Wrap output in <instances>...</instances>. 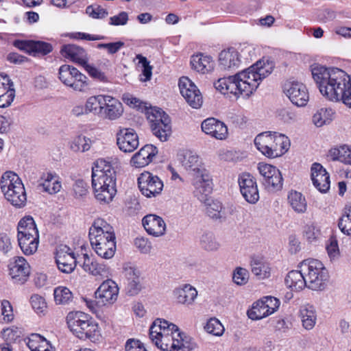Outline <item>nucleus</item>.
<instances>
[{
	"label": "nucleus",
	"instance_id": "f257e3e1",
	"mask_svg": "<svg viewBox=\"0 0 351 351\" xmlns=\"http://www.w3.org/2000/svg\"><path fill=\"white\" fill-rule=\"evenodd\" d=\"M273 67L272 62L261 60L234 75L219 78L214 83V86L224 95L249 97L262 80L271 73Z\"/></svg>",
	"mask_w": 351,
	"mask_h": 351
},
{
	"label": "nucleus",
	"instance_id": "f03ea898",
	"mask_svg": "<svg viewBox=\"0 0 351 351\" xmlns=\"http://www.w3.org/2000/svg\"><path fill=\"white\" fill-rule=\"evenodd\" d=\"M116 171L111 163L100 158L96 160L92 169V186L95 197L101 202L109 203L114 197Z\"/></svg>",
	"mask_w": 351,
	"mask_h": 351
},
{
	"label": "nucleus",
	"instance_id": "7ed1b4c3",
	"mask_svg": "<svg viewBox=\"0 0 351 351\" xmlns=\"http://www.w3.org/2000/svg\"><path fill=\"white\" fill-rule=\"evenodd\" d=\"M178 159L184 169L193 175L195 195L201 202L206 201L207 196L212 192L213 182L199 156L191 151H185L178 155Z\"/></svg>",
	"mask_w": 351,
	"mask_h": 351
},
{
	"label": "nucleus",
	"instance_id": "20e7f679",
	"mask_svg": "<svg viewBox=\"0 0 351 351\" xmlns=\"http://www.w3.org/2000/svg\"><path fill=\"white\" fill-rule=\"evenodd\" d=\"M89 239L96 254L110 259L116 251V237L113 227L104 219H95L89 228Z\"/></svg>",
	"mask_w": 351,
	"mask_h": 351
},
{
	"label": "nucleus",
	"instance_id": "39448f33",
	"mask_svg": "<svg viewBox=\"0 0 351 351\" xmlns=\"http://www.w3.org/2000/svg\"><path fill=\"white\" fill-rule=\"evenodd\" d=\"M313 77L318 85L320 93L328 99L330 93H333L336 86L345 76V71L338 68L327 69L320 64H314L311 66Z\"/></svg>",
	"mask_w": 351,
	"mask_h": 351
},
{
	"label": "nucleus",
	"instance_id": "423d86ee",
	"mask_svg": "<svg viewBox=\"0 0 351 351\" xmlns=\"http://www.w3.org/2000/svg\"><path fill=\"white\" fill-rule=\"evenodd\" d=\"M0 185L5 199L12 205L17 208L25 205L27 195L25 187L17 174L12 171L4 173L1 176Z\"/></svg>",
	"mask_w": 351,
	"mask_h": 351
},
{
	"label": "nucleus",
	"instance_id": "0eeeda50",
	"mask_svg": "<svg viewBox=\"0 0 351 351\" xmlns=\"http://www.w3.org/2000/svg\"><path fill=\"white\" fill-rule=\"evenodd\" d=\"M19 245L26 255H30L36 252L39 243V234L34 219L25 217L18 224Z\"/></svg>",
	"mask_w": 351,
	"mask_h": 351
},
{
	"label": "nucleus",
	"instance_id": "6e6552de",
	"mask_svg": "<svg viewBox=\"0 0 351 351\" xmlns=\"http://www.w3.org/2000/svg\"><path fill=\"white\" fill-rule=\"evenodd\" d=\"M66 322L73 334L82 339L93 341L99 332L97 324L82 311L70 312L66 316Z\"/></svg>",
	"mask_w": 351,
	"mask_h": 351
},
{
	"label": "nucleus",
	"instance_id": "1a4fd4ad",
	"mask_svg": "<svg viewBox=\"0 0 351 351\" xmlns=\"http://www.w3.org/2000/svg\"><path fill=\"white\" fill-rule=\"evenodd\" d=\"M300 268L305 275L307 288L314 291L325 289L328 280V271L323 263L317 259L303 261Z\"/></svg>",
	"mask_w": 351,
	"mask_h": 351
},
{
	"label": "nucleus",
	"instance_id": "9d476101",
	"mask_svg": "<svg viewBox=\"0 0 351 351\" xmlns=\"http://www.w3.org/2000/svg\"><path fill=\"white\" fill-rule=\"evenodd\" d=\"M145 114L153 134L160 141H167L171 134V120L169 115L162 109L156 107L146 108Z\"/></svg>",
	"mask_w": 351,
	"mask_h": 351
},
{
	"label": "nucleus",
	"instance_id": "9b49d317",
	"mask_svg": "<svg viewBox=\"0 0 351 351\" xmlns=\"http://www.w3.org/2000/svg\"><path fill=\"white\" fill-rule=\"evenodd\" d=\"M151 340L163 351H189L191 349L186 337L179 330L158 335L156 339Z\"/></svg>",
	"mask_w": 351,
	"mask_h": 351
},
{
	"label": "nucleus",
	"instance_id": "f8f14e48",
	"mask_svg": "<svg viewBox=\"0 0 351 351\" xmlns=\"http://www.w3.org/2000/svg\"><path fill=\"white\" fill-rule=\"evenodd\" d=\"M58 78L62 84L75 91L85 92L88 88L87 77L73 66L62 65L58 70Z\"/></svg>",
	"mask_w": 351,
	"mask_h": 351
},
{
	"label": "nucleus",
	"instance_id": "ddd939ff",
	"mask_svg": "<svg viewBox=\"0 0 351 351\" xmlns=\"http://www.w3.org/2000/svg\"><path fill=\"white\" fill-rule=\"evenodd\" d=\"M283 92L293 104L299 107L306 106L309 99L306 86L298 81H287L283 85Z\"/></svg>",
	"mask_w": 351,
	"mask_h": 351
},
{
	"label": "nucleus",
	"instance_id": "4468645a",
	"mask_svg": "<svg viewBox=\"0 0 351 351\" xmlns=\"http://www.w3.org/2000/svg\"><path fill=\"white\" fill-rule=\"evenodd\" d=\"M138 188L143 195L147 197H155L160 194L163 189V182L150 172L142 173L138 178Z\"/></svg>",
	"mask_w": 351,
	"mask_h": 351
},
{
	"label": "nucleus",
	"instance_id": "2eb2a0df",
	"mask_svg": "<svg viewBox=\"0 0 351 351\" xmlns=\"http://www.w3.org/2000/svg\"><path fill=\"white\" fill-rule=\"evenodd\" d=\"M181 95L192 108L198 109L203 104L202 95L195 84L187 77H182L179 80Z\"/></svg>",
	"mask_w": 351,
	"mask_h": 351
},
{
	"label": "nucleus",
	"instance_id": "dca6fc26",
	"mask_svg": "<svg viewBox=\"0 0 351 351\" xmlns=\"http://www.w3.org/2000/svg\"><path fill=\"white\" fill-rule=\"evenodd\" d=\"M241 193L250 204H256L259 199V193L256 179L250 173H242L238 177Z\"/></svg>",
	"mask_w": 351,
	"mask_h": 351
},
{
	"label": "nucleus",
	"instance_id": "f3484780",
	"mask_svg": "<svg viewBox=\"0 0 351 351\" xmlns=\"http://www.w3.org/2000/svg\"><path fill=\"white\" fill-rule=\"evenodd\" d=\"M56 263L60 271L70 274L75 269L77 258L73 250L67 245H60L56 250Z\"/></svg>",
	"mask_w": 351,
	"mask_h": 351
},
{
	"label": "nucleus",
	"instance_id": "a211bd4d",
	"mask_svg": "<svg viewBox=\"0 0 351 351\" xmlns=\"http://www.w3.org/2000/svg\"><path fill=\"white\" fill-rule=\"evenodd\" d=\"M9 275L14 284L23 285L28 279L30 274V266L22 256L14 258L9 263Z\"/></svg>",
	"mask_w": 351,
	"mask_h": 351
},
{
	"label": "nucleus",
	"instance_id": "6ab92c4d",
	"mask_svg": "<svg viewBox=\"0 0 351 351\" xmlns=\"http://www.w3.org/2000/svg\"><path fill=\"white\" fill-rule=\"evenodd\" d=\"M119 149L125 153L134 152L139 145L138 136L134 129L121 128L116 134Z\"/></svg>",
	"mask_w": 351,
	"mask_h": 351
},
{
	"label": "nucleus",
	"instance_id": "aec40b11",
	"mask_svg": "<svg viewBox=\"0 0 351 351\" xmlns=\"http://www.w3.org/2000/svg\"><path fill=\"white\" fill-rule=\"evenodd\" d=\"M119 287L117 283L112 280L104 281L95 291L97 302L101 305L112 304L118 298Z\"/></svg>",
	"mask_w": 351,
	"mask_h": 351
},
{
	"label": "nucleus",
	"instance_id": "412c9836",
	"mask_svg": "<svg viewBox=\"0 0 351 351\" xmlns=\"http://www.w3.org/2000/svg\"><path fill=\"white\" fill-rule=\"evenodd\" d=\"M201 128L205 134L218 140H224L228 135V128L226 124L213 117L204 120Z\"/></svg>",
	"mask_w": 351,
	"mask_h": 351
},
{
	"label": "nucleus",
	"instance_id": "4be33fe9",
	"mask_svg": "<svg viewBox=\"0 0 351 351\" xmlns=\"http://www.w3.org/2000/svg\"><path fill=\"white\" fill-rule=\"evenodd\" d=\"M329 100L339 101H341L345 105L351 108V78L345 72L344 77H342L341 81L336 86L333 93H330Z\"/></svg>",
	"mask_w": 351,
	"mask_h": 351
},
{
	"label": "nucleus",
	"instance_id": "5701e85b",
	"mask_svg": "<svg viewBox=\"0 0 351 351\" xmlns=\"http://www.w3.org/2000/svg\"><path fill=\"white\" fill-rule=\"evenodd\" d=\"M13 45L29 54L40 53L46 55L52 51V46L43 41L16 40L13 42Z\"/></svg>",
	"mask_w": 351,
	"mask_h": 351
},
{
	"label": "nucleus",
	"instance_id": "b1692460",
	"mask_svg": "<svg viewBox=\"0 0 351 351\" xmlns=\"http://www.w3.org/2000/svg\"><path fill=\"white\" fill-rule=\"evenodd\" d=\"M311 180L315 187L321 193H326L329 190V174L320 164L314 163L312 165Z\"/></svg>",
	"mask_w": 351,
	"mask_h": 351
},
{
	"label": "nucleus",
	"instance_id": "393cba45",
	"mask_svg": "<svg viewBox=\"0 0 351 351\" xmlns=\"http://www.w3.org/2000/svg\"><path fill=\"white\" fill-rule=\"evenodd\" d=\"M143 226L146 232L154 237H160L165 234L166 223L162 217L150 214L145 216L142 220Z\"/></svg>",
	"mask_w": 351,
	"mask_h": 351
},
{
	"label": "nucleus",
	"instance_id": "a878e982",
	"mask_svg": "<svg viewBox=\"0 0 351 351\" xmlns=\"http://www.w3.org/2000/svg\"><path fill=\"white\" fill-rule=\"evenodd\" d=\"M157 153L156 147L152 145H146L133 155L130 160V164L136 168L144 167L152 161Z\"/></svg>",
	"mask_w": 351,
	"mask_h": 351
},
{
	"label": "nucleus",
	"instance_id": "bb28decb",
	"mask_svg": "<svg viewBox=\"0 0 351 351\" xmlns=\"http://www.w3.org/2000/svg\"><path fill=\"white\" fill-rule=\"evenodd\" d=\"M274 132H265L257 135L254 139L256 148L263 154L269 158H276V153H274Z\"/></svg>",
	"mask_w": 351,
	"mask_h": 351
},
{
	"label": "nucleus",
	"instance_id": "cd10ccee",
	"mask_svg": "<svg viewBox=\"0 0 351 351\" xmlns=\"http://www.w3.org/2000/svg\"><path fill=\"white\" fill-rule=\"evenodd\" d=\"M60 53L63 57L84 66L88 60L86 51L81 47L75 45H63Z\"/></svg>",
	"mask_w": 351,
	"mask_h": 351
},
{
	"label": "nucleus",
	"instance_id": "c85d7f7f",
	"mask_svg": "<svg viewBox=\"0 0 351 351\" xmlns=\"http://www.w3.org/2000/svg\"><path fill=\"white\" fill-rule=\"evenodd\" d=\"M101 117L113 121L119 119L123 112L122 104L116 98L106 95Z\"/></svg>",
	"mask_w": 351,
	"mask_h": 351
},
{
	"label": "nucleus",
	"instance_id": "c756f323",
	"mask_svg": "<svg viewBox=\"0 0 351 351\" xmlns=\"http://www.w3.org/2000/svg\"><path fill=\"white\" fill-rule=\"evenodd\" d=\"M219 66L224 70H234L240 66L239 52L234 48L221 51L219 55Z\"/></svg>",
	"mask_w": 351,
	"mask_h": 351
},
{
	"label": "nucleus",
	"instance_id": "7c9ffc66",
	"mask_svg": "<svg viewBox=\"0 0 351 351\" xmlns=\"http://www.w3.org/2000/svg\"><path fill=\"white\" fill-rule=\"evenodd\" d=\"M173 293L178 303L186 306L192 304L197 296L196 289L188 284L177 287Z\"/></svg>",
	"mask_w": 351,
	"mask_h": 351
},
{
	"label": "nucleus",
	"instance_id": "2f4dec72",
	"mask_svg": "<svg viewBox=\"0 0 351 351\" xmlns=\"http://www.w3.org/2000/svg\"><path fill=\"white\" fill-rule=\"evenodd\" d=\"M61 183L59 177L56 173H43L40 177L38 187L49 194H56L60 191Z\"/></svg>",
	"mask_w": 351,
	"mask_h": 351
},
{
	"label": "nucleus",
	"instance_id": "473e14b6",
	"mask_svg": "<svg viewBox=\"0 0 351 351\" xmlns=\"http://www.w3.org/2000/svg\"><path fill=\"white\" fill-rule=\"evenodd\" d=\"M252 273L258 280L269 278L271 276V267L269 263L261 256H252L250 260Z\"/></svg>",
	"mask_w": 351,
	"mask_h": 351
},
{
	"label": "nucleus",
	"instance_id": "72a5a7b5",
	"mask_svg": "<svg viewBox=\"0 0 351 351\" xmlns=\"http://www.w3.org/2000/svg\"><path fill=\"white\" fill-rule=\"evenodd\" d=\"M178 327L172 324L169 323L167 321L161 319H156L152 324L149 329V338L150 339H156L158 337V335L165 334L170 332H178Z\"/></svg>",
	"mask_w": 351,
	"mask_h": 351
},
{
	"label": "nucleus",
	"instance_id": "f704fd0d",
	"mask_svg": "<svg viewBox=\"0 0 351 351\" xmlns=\"http://www.w3.org/2000/svg\"><path fill=\"white\" fill-rule=\"evenodd\" d=\"M287 287L293 291H300L307 287L305 275L300 269V271L292 270L288 273L285 278Z\"/></svg>",
	"mask_w": 351,
	"mask_h": 351
},
{
	"label": "nucleus",
	"instance_id": "c9c22d12",
	"mask_svg": "<svg viewBox=\"0 0 351 351\" xmlns=\"http://www.w3.org/2000/svg\"><path fill=\"white\" fill-rule=\"evenodd\" d=\"M191 64L195 70L202 73L211 71L214 69L215 64L210 56H204L202 53L193 56Z\"/></svg>",
	"mask_w": 351,
	"mask_h": 351
},
{
	"label": "nucleus",
	"instance_id": "e433bc0d",
	"mask_svg": "<svg viewBox=\"0 0 351 351\" xmlns=\"http://www.w3.org/2000/svg\"><path fill=\"white\" fill-rule=\"evenodd\" d=\"M300 317L302 326L308 330L313 329L316 324L317 313L313 306L306 304L301 307Z\"/></svg>",
	"mask_w": 351,
	"mask_h": 351
},
{
	"label": "nucleus",
	"instance_id": "4c0bfd02",
	"mask_svg": "<svg viewBox=\"0 0 351 351\" xmlns=\"http://www.w3.org/2000/svg\"><path fill=\"white\" fill-rule=\"evenodd\" d=\"M328 157L333 160L351 164V147L343 145L331 148L328 154Z\"/></svg>",
	"mask_w": 351,
	"mask_h": 351
},
{
	"label": "nucleus",
	"instance_id": "58836bf2",
	"mask_svg": "<svg viewBox=\"0 0 351 351\" xmlns=\"http://www.w3.org/2000/svg\"><path fill=\"white\" fill-rule=\"evenodd\" d=\"M27 345L32 351H54L49 341L38 334L32 335Z\"/></svg>",
	"mask_w": 351,
	"mask_h": 351
},
{
	"label": "nucleus",
	"instance_id": "ea45409f",
	"mask_svg": "<svg viewBox=\"0 0 351 351\" xmlns=\"http://www.w3.org/2000/svg\"><path fill=\"white\" fill-rule=\"evenodd\" d=\"M288 202L292 209L298 213H304L307 208L305 197L301 193L291 191L288 195Z\"/></svg>",
	"mask_w": 351,
	"mask_h": 351
},
{
	"label": "nucleus",
	"instance_id": "a19ab883",
	"mask_svg": "<svg viewBox=\"0 0 351 351\" xmlns=\"http://www.w3.org/2000/svg\"><path fill=\"white\" fill-rule=\"evenodd\" d=\"M105 97L106 95H98L88 97L85 103L86 112H88V114L93 113L95 115L100 116L104 108L103 105L105 104V103H104L105 101Z\"/></svg>",
	"mask_w": 351,
	"mask_h": 351
},
{
	"label": "nucleus",
	"instance_id": "79ce46f5",
	"mask_svg": "<svg viewBox=\"0 0 351 351\" xmlns=\"http://www.w3.org/2000/svg\"><path fill=\"white\" fill-rule=\"evenodd\" d=\"M207 215L214 219H219L221 221H225L227 215L222 204L217 200H213L208 204L206 209Z\"/></svg>",
	"mask_w": 351,
	"mask_h": 351
},
{
	"label": "nucleus",
	"instance_id": "37998d69",
	"mask_svg": "<svg viewBox=\"0 0 351 351\" xmlns=\"http://www.w3.org/2000/svg\"><path fill=\"white\" fill-rule=\"evenodd\" d=\"M199 244L201 247L207 252L217 251L220 247V243L217 240L215 234L210 232L202 234Z\"/></svg>",
	"mask_w": 351,
	"mask_h": 351
},
{
	"label": "nucleus",
	"instance_id": "c03bdc74",
	"mask_svg": "<svg viewBox=\"0 0 351 351\" xmlns=\"http://www.w3.org/2000/svg\"><path fill=\"white\" fill-rule=\"evenodd\" d=\"M270 315L269 310L261 300L254 303L252 308L247 311L248 317L253 320L261 319Z\"/></svg>",
	"mask_w": 351,
	"mask_h": 351
},
{
	"label": "nucleus",
	"instance_id": "a18cd8bd",
	"mask_svg": "<svg viewBox=\"0 0 351 351\" xmlns=\"http://www.w3.org/2000/svg\"><path fill=\"white\" fill-rule=\"evenodd\" d=\"M335 112L331 108H321L313 117V122L317 127L329 124Z\"/></svg>",
	"mask_w": 351,
	"mask_h": 351
},
{
	"label": "nucleus",
	"instance_id": "49530a36",
	"mask_svg": "<svg viewBox=\"0 0 351 351\" xmlns=\"http://www.w3.org/2000/svg\"><path fill=\"white\" fill-rule=\"evenodd\" d=\"M82 267L84 270L93 276L101 275L106 271L105 266L99 264L87 254H84V263Z\"/></svg>",
	"mask_w": 351,
	"mask_h": 351
},
{
	"label": "nucleus",
	"instance_id": "de8ad7c7",
	"mask_svg": "<svg viewBox=\"0 0 351 351\" xmlns=\"http://www.w3.org/2000/svg\"><path fill=\"white\" fill-rule=\"evenodd\" d=\"M274 153H276V157L286 152L290 146V141L287 136L282 134L274 132Z\"/></svg>",
	"mask_w": 351,
	"mask_h": 351
},
{
	"label": "nucleus",
	"instance_id": "09e8293b",
	"mask_svg": "<svg viewBox=\"0 0 351 351\" xmlns=\"http://www.w3.org/2000/svg\"><path fill=\"white\" fill-rule=\"evenodd\" d=\"M338 226L343 234H351V205L344 208L342 216L339 220Z\"/></svg>",
	"mask_w": 351,
	"mask_h": 351
},
{
	"label": "nucleus",
	"instance_id": "8fccbe9b",
	"mask_svg": "<svg viewBox=\"0 0 351 351\" xmlns=\"http://www.w3.org/2000/svg\"><path fill=\"white\" fill-rule=\"evenodd\" d=\"M122 276L125 282L141 278V271L134 265L130 263H124L123 265Z\"/></svg>",
	"mask_w": 351,
	"mask_h": 351
},
{
	"label": "nucleus",
	"instance_id": "3c124183",
	"mask_svg": "<svg viewBox=\"0 0 351 351\" xmlns=\"http://www.w3.org/2000/svg\"><path fill=\"white\" fill-rule=\"evenodd\" d=\"M54 300L56 304H66L72 300V293L71 291L64 287H59L54 290Z\"/></svg>",
	"mask_w": 351,
	"mask_h": 351
},
{
	"label": "nucleus",
	"instance_id": "603ef678",
	"mask_svg": "<svg viewBox=\"0 0 351 351\" xmlns=\"http://www.w3.org/2000/svg\"><path fill=\"white\" fill-rule=\"evenodd\" d=\"M278 118L284 123H290L297 120L298 114L291 108H283L277 110Z\"/></svg>",
	"mask_w": 351,
	"mask_h": 351
},
{
	"label": "nucleus",
	"instance_id": "864d4df0",
	"mask_svg": "<svg viewBox=\"0 0 351 351\" xmlns=\"http://www.w3.org/2000/svg\"><path fill=\"white\" fill-rule=\"evenodd\" d=\"M206 331L215 336H221L224 332V328L216 318H210L204 326Z\"/></svg>",
	"mask_w": 351,
	"mask_h": 351
},
{
	"label": "nucleus",
	"instance_id": "5fc2aeb1",
	"mask_svg": "<svg viewBox=\"0 0 351 351\" xmlns=\"http://www.w3.org/2000/svg\"><path fill=\"white\" fill-rule=\"evenodd\" d=\"M282 182L283 179L281 172L278 169L271 178L264 182V184L269 189L278 191L282 189Z\"/></svg>",
	"mask_w": 351,
	"mask_h": 351
},
{
	"label": "nucleus",
	"instance_id": "6e6d98bb",
	"mask_svg": "<svg viewBox=\"0 0 351 351\" xmlns=\"http://www.w3.org/2000/svg\"><path fill=\"white\" fill-rule=\"evenodd\" d=\"M248 271L244 268L238 267L234 270L233 273V281L238 285H245L248 281Z\"/></svg>",
	"mask_w": 351,
	"mask_h": 351
},
{
	"label": "nucleus",
	"instance_id": "4d7b16f0",
	"mask_svg": "<svg viewBox=\"0 0 351 351\" xmlns=\"http://www.w3.org/2000/svg\"><path fill=\"white\" fill-rule=\"evenodd\" d=\"M88 75L94 79H96L100 82H106L108 81L107 77L105 73L101 71L99 69L96 68L92 64H88V62L83 66Z\"/></svg>",
	"mask_w": 351,
	"mask_h": 351
},
{
	"label": "nucleus",
	"instance_id": "13d9d810",
	"mask_svg": "<svg viewBox=\"0 0 351 351\" xmlns=\"http://www.w3.org/2000/svg\"><path fill=\"white\" fill-rule=\"evenodd\" d=\"M258 169L260 174L264 178V182L271 178V177H272L278 171V169L276 167L265 163H259Z\"/></svg>",
	"mask_w": 351,
	"mask_h": 351
},
{
	"label": "nucleus",
	"instance_id": "bf43d9fd",
	"mask_svg": "<svg viewBox=\"0 0 351 351\" xmlns=\"http://www.w3.org/2000/svg\"><path fill=\"white\" fill-rule=\"evenodd\" d=\"M125 285L126 293L130 295H136L139 293L143 288L142 278L130 280V282H125Z\"/></svg>",
	"mask_w": 351,
	"mask_h": 351
},
{
	"label": "nucleus",
	"instance_id": "052dcab7",
	"mask_svg": "<svg viewBox=\"0 0 351 351\" xmlns=\"http://www.w3.org/2000/svg\"><path fill=\"white\" fill-rule=\"evenodd\" d=\"M88 184L82 179L77 180L73 186V191L76 198L85 196L88 193Z\"/></svg>",
	"mask_w": 351,
	"mask_h": 351
},
{
	"label": "nucleus",
	"instance_id": "680f3d73",
	"mask_svg": "<svg viewBox=\"0 0 351 351\" xmlns=\"http://www.w3.org/2000/svg\"><path fill=\"white\" fill-rule=\"evenodd\" d=\"M30 302L32 308L37 313H41L47 308L45 300L39 295H34L30 298Z\"/></svg>",
	"mask_w": 351,
	"mask_h": 351
},
{
	"label": "nucleus",
	"instance_id": "e2e57ef3",
	"mask_svg": "<svg viewBox=\"0 0 351 351\" xmlns=\"http://www.w3.org/2000/svg\"><path fill=\"white\" fill-rule=\"evenodd\" d=\"M125 46V43L122 41L108 43H99L97 46L98 49H105L110 55L117 53L122 47Z\"/></svg>",
	"mask_w": 351,
	"mask_h": 351
},
{
	"label": "nucleus",
	"instance_id": "0e129e2a",
	"mask_svg": "<svg viewBox=\"0 0 351 351\" xmlns=\"http://www.w3.org/2000/svg\"><path fill=\"white\" fill-rule=\"evenodd\" d=\"M136 59L138 60V63L141 64L143 67V75L145 76V79L142 80L144 82L149 80L152 74V67L149 65V62L145 57L141 54L136 56Z\"/></svg>",
	"mask_w": 351,
	"mask_h": 351
},
{
	"label": "nucleus",
	"instance_id": "69168bd1",
	"mask_svg": "<svg viewBox=\"0 0 351 351\" xmlns=\"http://www.w3.org/2000/svg\"><path fill=\"white\" fill-rule=\"evenodd\" d=\"M129 20L128 14L126 12H121L117 15L111 16L109 19V25H125Z\"/></svg>",
	"mask_w": 351,
	"mask_h": 351
},
{
	"label": "nucleus",
	"instance_id": "338daca9",
	"mask_svg": "<svg viewBox=\"0 0 351 351\" xmlns=\"http://www.w3.org/2000/svg\"><path fill=\"white\" fill-rule=\"evenodd\" d=\"M134 245L143 254L149 253L152 249L151 242L144 237H137L134 240Z\"/></svg>",
	"mask_w": 351,
	"mask_h": 351
},
{
	"label": "nucleus",
	"instance_id": "774afa93",
	"mask_svg": "<svg viewBox=\"0 0 351 351\" xmlns=\"http://www.w3.org/2000/svg\"><path fill=\"white\" fill-rule=\"evenodd\" d=\"M261 300L265 303L267 308L269 310L271 315L278 309L280 304V300L272 296L264 297Z\"/></svg>",
	"mask_w": 351,
	"mask_h": 351
}]
</instances>
